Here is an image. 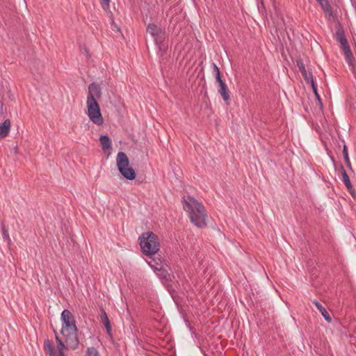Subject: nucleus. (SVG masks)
I'll return each mask as SVG.
<instances>
[{
  "label": "nucleus",
  "mask_w": 356,
  "mask_h": 356,
  "mask_svg": "<svg viewBox=\"0 0 356 356\" xmlns=\"http://www.w3.org/2000/svg\"><path fill=\"white\" fill-rule=\"evenodd\" d=\"M335 38L341 44V48L348 44L345 36L344 30L340 24H338L335 33Z\"/></svg>",
  "instance_id": "obj_10"
},
{
  "label": "nucleus",
  "mask_w": 356,
  "mask_h": 356,
  "mask_svg": "<svg viewBox=\"0 0 356 356\" xmlns=\"http://www.w3.org/2000/svg\"><path fill=\"white\" fill-rule=\"evenodd\" d=\"M99 141L104 152L111 148V140L107 135H102L99 138Z\"/></svg>",
  "instance_id": "obj_18"
},
{
  "label": "nucleus",
  "mask_w": 356,
  "mask_h": 356,
  "mask_svg": "<svg viewBox=\"0 0 356 356\" xmlns=\"http://www.w3.org/2000/svg\"><path fill=\"white\" fill-rule=\"evenodd\" d=\"M101 322L105 326L106 332L110 334L111 332V322L108 318V316L104 309H101Z\"/></svg>",
  "instance_id": "obj_17"
},
{
  "label": "nucleus",
  "mask_w": 356,
  "mask_h": 356,
  "mask_svg": "<svg viewBox=\"0 0 356 356\" xmlns=\"http://www.w3.org/2000/svg\"><path fill=\"white\" fill-rule=\"evenodd\" d=\"M321 6L323 12L329 17H333L334 13L328 0H316Z\"/></svg>",
  "instance_id": "obj_15"
},
{
  "label": "nucleus",
  "mask_w": 356,
  "mask_h": 356,
  "mask_svg": "<svg viewBox=\"0 0 356 356\" xmlns=\"http://www.w3.org/2000/svg\"><path fill=\"white\" fill-rule=\"evenodd\" d=\"M61 320L63 322L61 334L70 331H78L74 318L70 311L64 309L61 314Z\"/></svg>",
  "instance_id": "obj_6"
},
{
  "label": "nucleus",
  "mask_w": 356,
  "mask_h": 356,
  "mask_svg": "<svg viewBox=\"0 0 356 356\" xmlns=\"http://www.w3.org/2000/svg\"><path fill=\"white\" fill-rule=\"evenodd\" d=\"M310 83H311L312 90H313V92H314V93L315 95L316 100L318 102L320 106H323V103H322L321 97H320L319 94L318 93L317 87H316V85L314 81L310 82Z\"/></svg>",
  "instance_id": "obj_22"
},
{
  "label": "nucleus",
  "mask_w": 356,
  "mask_h": 356,
  "mask_svg": "<svg viewBox=\"0 0 356 356\" xmlns=\"http://www.w3.org/2000/svg\"><path fill=\"white\" fill-rule=\"evenodd\" d=\"M118 170L127 179L134 180L136 174L133 168L129 166V161L127 155L123 152H119L116 157Z\"/></svg>",
  "instance_id": "obj_4"
},
{
  "label": "nucleus",
  "mask_w": 356,
  "mask_h": 356,
  "mask_svg": "<svg viewBox=\"0 0 356 356\" xmlns=\"http://www.w3.org/2000/svg\"><path fill=\"white\" fill-rule=\"evenodd\" d=\"M139 244L143 253L150 258L160 249L158 236L152 232L143 233L139 237Z\"/></svg>",
  "instance_id": "obj_3"
},
{
  "label": "nucleus",
  "mask_w": 356,
  "mask_h": 356,
  "mask_svg": "<svg viewBox=\"0 0 356 356\" xmlns=\"http://www.w3.org/2000/svg\"><path fill=\"white\" fill-rule=\"evenodd\" d=\"M85 356H101L99 351L95 347H89L86 350Z\"/></svg>",
  "instance_id": "obj_23"
},
{
  "label": "nucleus",
  "mask_w": 356,
  "mask_h": 356,
  "mask_svg": "<svg viewBox=\"0 0 356 356\" xmlns=\"http://www.w3.org/2000/svg\"><path fill=\"white\" fill-rule=\"evenodd\" d=\"M297 66H298L299 70L300 71V72L306 82L310 83L314 81L313 75H312V72H307L306 70L305 65L301 60H297Z\"/></svg>",
  "instance_id": "obj_11"
},
{
  "label": "nucleus",
  "mask_w": 356,
  "mask_h": 356,
  "mask_svg": "<svg viewBox=\"0 0 356 356\" xmlns=\"http://www.w3.org/2000/svg\"><path fill=\"white\" fill-rule=\"evenodd\" d=\"M1 231H2V235H3V238L6 239L7 241L8 245H10L11 243V239L9 236L8 232L6 228L5 223L3 221L1 222Z\"/></svg>",
  "instance_id": "obj_21"
},
{
  "label": "nucleus",
  "mask_w": 356,
  "mask_h": 356,
  "mask_svg": "<svg viewBox=\"0 0 356 356\" xmlns=\"http://www.w3.org/2000/svg\"><path fill=\"white\" fill-rule=\"evenodd\" d=\"M342 178H343V181L345 186H346V188H348V191L350 193L352 196L353 197H355V192L353 189V187L352 186V184L350 182V180L349 179L348 174L346 172L343 173Z\"/></svg>",
  "instance_id": "obj_19"
},
{
  "label": "nucleus",
  "mask_w": 356,
  "mask_h": 356,
  "mask_svg": "<svg viewBox=\"0 0 356 356\" xmlns=\"http://www.w3.org/2000/svg\"><path fill=\"white\" fill-rule=\"evenodd\" d=\"M343 157H344V160H345V163H346V166L349 169L352 170L351 163H350V159H349V156H348V148H347L346 145H343Z\"/></svg>",
  "instance_id": "obj_20"
},
{
  "label": "nucleus",
  "mask_w": 356,
  "mask_h": 356,
  "mask_svg": "<svg viewBox=\"0 0 356 356\" xmlns=\"http://www.w3.org/2000/svg\"><path fill=\"white\" fill-rule=\"evenodd\" d=\"M147 32L154 38L156 44L161 49V44L165 39V32L160 27L152 23L147 25Z\"/></svg>",
  "instance_id": "obj_7"
},
{
  "label": "nucleus",
  "mask_w": 356,
  "mask_h": 356,
  "mask_svg": "<svg viewBox=\"0 0 356 356\" xmlns=\"http://www.w3.org/2000/svg\"><path fill=\"white\" fill-rule=\"evenodd\" d=\"M11 122L9 119H6L3 122L0 123V140L6 138L10 131Z\"/></svg>",
  "instance_id": "obj_12"
},
{
  "label": "nucleus",
  "mask_w": 356,
  "mask_h": 356,
  "mask_svg": "<svg viewBox=\"0 0 356 356\" xmlns=\"http://www.w3.org/2000/svg\"><path fill=\"white\" fill-rule=\"evenodd\" d=\"M313 303L315 305L316 308L319 310V312L321 313L322 316L324 317L325 320L328 322L331 323L332 318L330 317L329 313L326 310L325 308H324L322 305L318 302L316 300L313 301Z\"/></svg>",
  "instance_id": "obj_16"
},
{
  "label": "nucleus",
  "mask_w": 356,
  "mask_h": 356,
  "mask_svg": "<svg viewBox=\"0 0 356 356\" xmlns=\"http://www.w3.org/2000/svg\"><path fill=\"white\" fill-rule=\"evenodd\" d=\"M341 49L343 51L345 58H346V60L347 61L348 64L350 66L354 67L355 58H354V56L350 50V46L348 44V45L343 47V48H341Z\"/></svg>",
  "instance_id": "obj_13"
},
{
  "label": "nucleus",
  "mask_w": 356,
  "mask_h": 356,
  "mask_svg": "<svg viewBox=\"0 0 356 356\" xmlns=\"http://www.w3.org/2000/svg\"><path fill=\"white\" fill-rule=\"evenodd\" d=\"M159 261H156L155 258H152V260L149 261V266L154 269L157 276L163 281H168L170 274L168 270L163 267V261L159 259Z\"/></svg>",
  "instance_id": "obj_8"
},
{
  "label": "nucleus",
  "mask_w": 356,
  "mask_h": 356,
  "mask_svg": "<svg viewBox=\"0 0 356 356\" xmlns=\"http://www.w3.org/2000/svg\"><path fill=\"white\" fill-rule=\"evenodd\" d=\"M101 5L104 10L109 8L110 0H101Z\"/></svg>",
  "instance_id": "obj_24"
},
{
  "label": "nucleus",
  "mask_w": 356,
  "mask_h": 356,
  "mask_svg": "<svg viewBox=\"0 0 356 356\" xmlns=\"http://www.w3.org/2000/svg\"><path fill=\"white\" fill-rule=\"evenodd\" d=\"M113 28L115 29V31L120 33H121V30L115 24V23H113Z\"/></svg>",
  "instance_id": "obj_27"
},
{
  "label": "nucleus",
  "mask_w": 356,
  "mask_h": 356,
  "mask_svg": "<svg viewBox=\"0 0 356 356\" xmlns=\"http://www.w3.org/2000/svg\"><path fill=\"white\" fill-rule=\"evenodd\" d=\"M62 334L68 348L72 350H76L78 348L79 341L77 337V331L67 332V333Z\"/></svg>",
  "instance_id": "obj_9"
},
{
  "label": "nucleus",
  "mask_w": 356,
  "mask_h": 356,
  "mask_svg": "<svg viewBox=\"0 0 356 356\" xmlns=\"http://www.w3.org/2000/svg\"><path fill=\"white\" fill-rule=\"evenodd\" d=\"M102 88L99 83L92 82L88 86L86 101L87 114L91 122L98 126L102 125L104 122L100 106L97 101L102 97Z\"/></svg>",
  "instance_id": "obj_1"
},
{
  "label": "nucleus",
  "mask_w": 356,
  "mask_h": 356,
  "mask_svg": "<svg viewBox=\"0 0 356 356\" xmlns=\"http://www.w3.org/2000/svg\"><path fill=\"white\" fill-rule=\"evenodd\" d=\"M340 171H341V175H343V173L346 172L343 165H341V164L340 165Z\"/></svg>",
  "instance_id": "obj_28"
},
{
  "label": "nucleus",
  "mask_w": 356,
  "mask_h": 356,
  "mask_svg": "<svg viewBox=\"0 0 356 356\" xmlns=\"http://www.w3.org/2000/svg\"><path fill=\"white\" fill-rule=\"evenodd\" d=\"M216 80L217 83L219 84L225 83V81L222 79L221 74L220 71H218V73H216L215 74Z\"/></svg>",
  "instance_id": "obj_25"
},
{
  "label": "nucleus",
  "mask_w": 356,
  "mask_h": 356,
  "mask_svg": "<svg viewBox=\"0 0 356 356\" xmlns=\"http://www.w3.org/2000/svg\"><path fill=\"white\" fill-rule=\"evenodd\" d=\"M54 332L55 334V339L57 343V349L58 351V354L56 355L55 352L54 347L51 345L50 341L47 339L44 341V350L47 354L49 356H65L64 353V349H68L67 344L66 345L62 341V339L58 337V334L56 330H54Z\"/></svg>",
  "instance_id": "obj_5"
},
{
  "label": "nucleus",
  "mask_w": 356,
  "mask_h": 356,
  "mask_svg": "<svg viewBox=\"0 0 356 356\" xmlns=\"http://www.w3.org/2000/svg\"><path fill=\"white\" fill-rule=\"evenodd\" d=\"M212 66H213V70L215 72V74L218 73V71H220L218 67L214 63L212 64Z\"/></svg>",
  "instance_id": "obj_26"
},
{
  "label": "nucleus",
  "mask_w": 356,
  "mask_h": 356,
  "mask_svg": "<svg viewBox=\"0 0 356 356\" xmlns=\"http://www.w3.org/2000/svg\"><path fill=\"white\" fill-rule=\"evenodd\" d=\"M218 86V92L220 94L222 99L228 104V102L230 100V95L227 84L225 82Z\"/></svg>",
  "instance_id": "obj_14"
},
{
  "label": "nucleus",
  "mask_w": 356,
  "mask_h": 356,
  "mask_svg": "<svg viewBox=\"0 0 356 356\" xmlns=\"http://www.w3.org/2000/svg\"><path fill=\"white\" fill-rule=\"evenodd\" d=\"M184 209L188 212L191 222L199 228L207 225V213L203 204L191 196L184 197Z\"/></svg>",
  "instance_id": "obj_2"
}]
</instances>
